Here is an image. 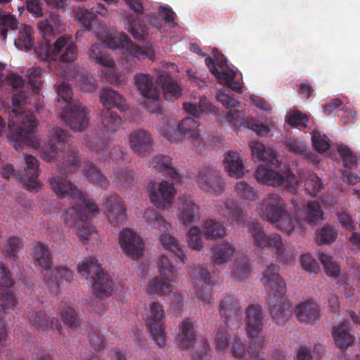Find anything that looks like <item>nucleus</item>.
I'll use <instances>...</instances> for the list:
<instances>
[{
    "label": "nucleus",
    "mask_w": 360,
    "mask_h": 360,
    "mask_svg": "<svg viewBox=\"0 0 360 360\" xmlns=\"http://www.w3.org/2000/svg\"><path fill=\"white\" fill-rule=\"evenodd\" d=\"M14 44L19 49H32L34 44L33 29L24 25L19 31L18 38L14 39Z\"/></svg>",
    "instance_id": "c03bdc74"
},
{
    "label": "nucleus",
    "mask_w": 360,
    "mask_h": 360,
    "mask_svg": "<svg viewBox=\"0 0 360 360\" xmlns=\"http://www.w3.org/2000/svg\"><path fill=\"white\" fill-rule=\"evenodd\" d=\"M18 27V22L11 15H4L0 18V37L4 41L7 37L8 30H16Z\"/></svg>",
    "instance_id": "bf43d9fd"
},
{
    "label": "nucleus",
    "mask_w": 360,
    "mask_h": 360,
    "mask_svg": "<svg viewBox=\"0 0 360 360\" xmlns=\"http://www.w3.org/2000/svg\"><path fill=\"white\" fill-rule=\"evenodd\" d=\"M74 12L79 22L87 30H91L92 25L98 21V15L105 17L108 14L107 8L102 4H97L90 10L78 7Z\"/></svg>",
    "instance_id": "b1692460"
},
{
    "label": "nucleus",
    "mask_w": 360,
    "mask_h": 360,
    "mask_svg": "<svg viewBox=\"0 0 360 360\" xmlns=\"http://www.w3.org/2000/svg\"><path fill=\"white\" fill-rule=\"evenodd\" d=\"M89 340L91 347L97 352L105 347V338L101 329H92L89 332Z\"/></svg>",
    "instance_id": "0e129e2a"
},
{
    "label": "nucleus",
    "mask_w": 360,
    "mask_h": 360,
    "mask_svg": "<svg viewBox=\"0 0 360 360\" xmlns=\"http://www.w3.org/2000/svg\"><path fill=\"white\" fill-rule=\"evenodd\" d=\"M162 90L165 98L169 101H174L182 94L181 88L179 86L177 82L170 77L165 79L162 85Z\"/></svg>",
    "instance_id": "603ef678"
},
{
    "label": "nucleus",
    "mask_w": 360,
    "mask_h": 360,
    "mask_svg": "<svg viewBox=\"0 0 360 360\" xmlns=\"http://www.w3.org/2000/svg\"><path fill=\"white\" fill-rule=\"evenodd\" d=\"M202 233L206 240H218L225 236L226 229L219 221L208 219L202 225Z\"/></svg>",
    "instance_id": "ea45409f"
},
{
    "label": "nucleus",
    "mask_w": 360,
    "mask_h": 360,
    "mask_svg": "<svg viewBox=\"0 0 360 360\" xmlns=\"http://www.w3.org/2000/svg\"><path fill=\"white\" fill-rule=\"evenodd\" d=\"M227 214L238 226H243L245 223L246 216L243 210L234 202L233 199H227L225 202Z\"/></svg>",
    "instance_id": "3c124183"
},
{
    "label": "nucleus",
    "mask_w": 360,
    "mask_h": 360,
    "mask_svg": "<svg viewBox=\"0 0 360 360\" xmlns=\"http://www.w3.org/2000/svg\"><path fill=\"white\" fill-rule=\"evenodd\" d=\"M246 330L250 338V345L246 347L245 342L236 338L231 346L228 338L226 328H220L217 333L216 348L221 352L231 353L239 360H264L259 352L266 345L264 336L262 334L264 315L259 305H250L245 311Z\"/></svg>",
    "instance_id": "f257e3e1"
},
{
    "label": "nucleus",
    "mask_w": 360,
    "mask_h": 360,
    "mask_svg": "<svg viewBox=\"0 0 360 360\" xmlns=\"http://www.w3.org/2000/svg\"><path fill=\"white\" fill-rule=\"evenodd\" d=\"M26 98V93L22 91L12 97V114L8 123L10 130L8 139L16 150L25 146L34 147L37 144L34 136L37 119L32 111L25 110Z\"/></svg>",
    "instance_id": "f03ea898"
},
{
    "label": "nucleus",
    "mask_w": 360,
    "mask_h": 360,
    "mask_svg": "<svg viewBox=\"0 0 360 360\" xmlns=\"http://www.w3.org/2000/svg\"><path fill=\"white\" fill-rule=\"evenodd\" d=\"M312 143L315 150L319 153H323L330 148V140L320 131H314L312 133Z\"/></svg>",
    "instance_id": "052dcab7"
},
{
    "label": "nucleus",
    "mask_w": 360,
    "mask_h": 360,
    "mask_svg": "<svg viewBox=\"0 0 360 360\" xmlns=\"http://www.w3.org/2000/svg\"><path fill=\"white\" fill-rule=\"evenodd\" d=\"M154 163L156 164L158 169L160 172H165L166 174L173 179L179 181L180 175L176 169L172 166L171 158L166 155H159L155 158Z\"/></svg>",
    "instance_id": "8fccbe9b"
},
{
    "label": "nucleus",
    "mask_w": 360,
    "mask_h": 360,
    "mask_svg": "<svg viewBox=\"0 0 360 360\" xmlns=\"http://www.w3.org/2000/svg\"><path fill=\"white\" fill-rule=\"evenodd\" d=\"M100 100L105 107V110H110L112 107L117 108L120 111L127 110L125 100L113 89H105L103 90L100 96Z\"/></svg>",
    "instance_id": "c9c22d12"
},
{
    "label": "nucleus",
    "mask_w": 360,
    "mask_h": 360,
    "mask_svg": "<svg viewBox=\"0 0 360 360\" xmlns=\"http://www.w3.org/2000/svg\"><path fill=\"white\" fill-rule=\"evenodd\" d=\"M338 152L342 157L345 167H351L357 162V155L346 145H340L338 147Z\"/></svg>",
    "instance_id": "e2e57ef3"
},
{
    "label": "nucleus",
    "mask_w": 360,
    "mask_h": 360,
    "mask_svg": "<svg viewBox=\"0 0 360 360\" xmlns=\"http://www.w3.org/2000/svg\"><path fill=\"white\" fill-rule=\"evenodd\" d=\"M179 219L185 225L198 222L200 219L199 207L190 199L186 198L181 204Z\"/></svg>",
    "instance_id": "473e14b6"
},
{
    "label": "nucleus",
    "mask_w": 360,
    "mask_h": 360,
    "mask_svg": "<svg viewBox=\"0 0 360 360\" xmlns=\"http://www.w3.org/2000/svg\"><path fill=\"white\" fill-rule=\"evenodd\" d=\"M193 280L197 297L204 303L206 309H209L213 301L210 293V274L209 271L203 266L195 268L193 272Z\"/></svg>",
    "instance_id": "2eb2a0df"
},
{
    "label": "nucleus",
    "mask_w": 360,
    "mask_h": 360,
    "mask_svg": "<svg viewBox=\"0 0 360 360\" xmlns=\"http://www.w3.org/2000/svg\"><path fill=\"white\" fill-rule=\"evenodd\" d=\"M60 117L71 129L82 131L89 124L90 111L80 102H72L63 108Z\"/></svg>",
    "instance_id": "f8f14e48"
},
{
    "label": "nucleus",
    "mask_w": 360,
    "mask_h": 360,
    "mask_svg": "<svg viewBox=\"0 0 360 360\" xmlns=\"http://www.w3.org/2000/svg\"><path fill=\"white\" fill-rule=\"evenodd\" d=\"M143 217L148 226L161 233L160 242L162 247L166 250L173 252L181 262H185L187 257L184 246L179 240L167 233L170 224L161 215L150 209L145 212Z\"/></svg>",
    "instance_id": "423d86ee"
},
{
    "label": "nucleus",
    "mask_w": 360,
    "mask_h": 360,
    "mask_svg": "<svg viewBox=\"0 0 360 360\" xmlns=\"http://www.w3.org/2000/svg\"><path fill=\"white\" fill-rule=\"evenodd\" d=\"M196 181L202 190L210 194L216 195L224 191L223 180L212 167L202 169L196 177Z\"/></svg>",
    "instance_id": "f3484780"
},
{
    "label": "nucleus",
    "mask_w": 360,
    "mask_h": 360,
    "mask_svg": "<svg viewBox=\"0 0 360 360\" xmlns=\"http://www.w3.org/2000/svg\"><path fill=\"white\" fill-rule=\"evenodd\" d=\"M333 337L336 347L340 349L350 346L355 338L351 333V329L345 323L333 328Z\"/></svg>",
    "instance_id": "72a5a7b5"
},
{
    "label": "nucleus",
    "mask_w": 360,
    "mask_h": 360,
    "mask_svg": "<svg viewBox=\"0 0 360 360\" xmlns=\"http://www.w3.org/2000/svg\"><path fill=\"white\" fill-rule=\"evenodd\" d=\"M24 160L25 167L23 172L19 174L20 181L27 189L37 191L41 187L37 179L39 176L38 161L31 155H24Z\"/></svg>",
    "instance_id": "aec40b11"
},
{
    "label": "nucleus",
    "mask_w": 360,
    "mask_h": 360,
    "mask_svg": "<svg viewBox=\"0 0 360 360\" xmlns=\"http://www.w3.org/2000/svg\"><path fill=\"white\" fill-rule=\"evenodd\" d=\"M77 269L82 275L91 276L93 280L94 295L100 299H104L111 295L112 292L111 281L101 267L97 259L94 257L85 259L78 264Z\"/></svg>",
    "instance_id": "0eeeda50"
},
{
    "label": "nucleus",
    "mask_w": 360,
    "mask_h": 360,
    "mask_svg": "<svg viewBox=\"0 0 360 360\" xmlns=\"http://www.w3.org/2000/svg\"><path fill=\"white\" fill-rule=\"evenodd\" d=\"M84 169L85 176L93 184L103 188L109 186V180L92 162H86Z\"/></svg>",
    "instance_id": "37998d69"
},
{
    "label": "nucleus",
    "mask_w": 360,
    "mask_h": 360,
    "mask_svg": "<svg viewBox=\"0 0 360 360\" xmlns=\"http://www.w3.org/2000/svg\"><path fill=\"white\" fill-rule=\"evenodd\" d=\"M160 278H154L148 287V292L158 295H167L172 291L171 282H174V267L168 258L162 255L158 260Z\"/></svg>",
    "instance_id": "9b49d317"
},
{
    "label": "nucleus",
    "mask_w": 360,
    "mask_h": 360,
    "mask_svg": "<svg viewBox=\"0 0 360 360\" xmlns=\"http://www.w3.org/2000/svg\"><path fill=\"white\" fill-rule=\"evenodd\" d=\"M119 44L112 48L126 47V50L131 56L136 58H143L152 60L154 58V52L150 46L141 47L134 43L124 33H121L117 37Z\"/></svg>",
    "instance_id": "393cba45"
},
{
    "label": "nucleus",
    "mask_w": 360,
    "mask_h": 360,
    "mask_svg": "<svg viewBox=\"0 0 360 360\" xmlns=\"http://www.w3.org/2000/svg\"><path fill=\"white\" fill-rule=\"evenodd\" d=\"M136 87L142 96L147 98L157 100L160 96V85L153 82L148 74L140 73L134 76Z\"/></svg>",
    "instance_id": "a878e982"
},
{
    "label": "nucleus",
    "mask_w": 360,
    "mask_h": 360,
    "mask_svg": "<svg viewBox=\"0 0 360 360\" xmlns=\"http://www.w3.org/2000/svg\"><path fill=\"white\" fill-rule=\"evenodd\" d=\"M259 210L262 217L268 222L275 224L281 229L290 233L298 225V221L291 217L286 210V204L281 195L271 193L262 200Z\"/></svg>",
    "instance_id": "39448f33"
},
{
    "label": "nucleus",
    "mask_w": 360,
    "mask_h": 360,
    "mask_svg": "<svg viewBox=\"0 0 360 360\" xmlns=\"http://www.w3.org/2000/svg\"><path fill=\"white\" fill-rule=\"evenodd\" d=\"M279 266L269 265L263 274L266 285L273 290L269 295V311L271 317L281 324L288 320L292 313V307L285 299L286 283L278 274Z\"/></svg>",
    "instance_id": "7ed1b4c3"
},
{
    "label": "nucleus",
    "mask_w": 360,
    "mask_h": 360,
    "mask_svg": "<svg viewBox=\"0 0 360 360\" xmlns=\"http://www.w3.org/2000/svg\"><path fill=\"white\" fill-rule=\"evenodd\" d=\"M255 177L261 184L272 186L273 187L283 188L289 192L294 191L297 185L295 175L289 169L281 174L261 165L257 168Z\"/></svg>",
    "instance_id": "9d476101"
},
{
    "label": "nucleus",
    "mask_w": 360,
    "mask_h": 360,
    "mask_svg": "<svg viewBox=\"0 0 360 360\" xmlns=\"http://www.w3.org/2000/svg\"><path fill=\"white\" fill-rule=\"evenodd\" d=\"M319 260L324 266L327 275L333 278L338 277L340 272V268L339 264L334 261L331 256L321 252L319 255Z\"/></svg>",
    "instance_id": "864d4df0"
},
{
    "label": "nucleus",
    "mask_w": 360,
    "mask_h": 360,
    "mask_svg": "<svg viewBox=\"0 0 360 360\" xmlns=\"http://www.w3.org/2000/svg\"><path fill=\"white\" fill-rule=\"evenodd\" d=\"M105 48L100 44H95L89 49V56L95 62L104 67L113 68L115 62L112 58L103 51Z\"/></svg>",
    "instance_id": "a18cd8bd"
},
{
    "label": "nucleus",
    "mask_w": 360,
    "mask_h": 360,
    "mask_svg": "<svg viewBox=\"0 0 360 360\" xmlns=\"http://www.w3.org/2000/svg\"><path fill=\"white\" fill-rule=\"evenodd\" d=\"M101 124L107 133H113L122 126V120L110 110H104L101 112Z\"/></svg>",
    "instance_id": "49530a36"
},
{
    "label": "nucleus",
    "mask_w": 360,
    "mask_h": 360,
    "mask_svg": "<svg viewBox=\"0 0 360 360\" xmlns=\"http://www.w3.org/2000/svg\"><path fill=\"white\" fill-rule=\"evenodd\" d=\"M56 17L51 16L49 19L43 20L38 24L40 34L46 41V44L34 49V52L38 56H42L44 54L51 53L53 59H59L63 63H70L74 61L77 57V49L71 37L62 36L59 37L54 43L53 48L48 43L53 37V27L52 22H55Z\"/></svg>",
    "instance_id": "20e7f679"
},
{
    "label": "nucleus",
    "mask_w": 360,
    "mask_h": 360,
    "mask_svg": "<svg viewBox=\"0 0 360 360\" xmlns=\"http://www.w3.org/2000/svg\"><path fill=\"white\" fill-rule=\"evenodd\" d=\"M205 63L210 71L213 75H214L219 83L226 86L229 82H231L233 77H231L230 74L226 72V70L220 72L216 67L215 61L212 58L207 56L205 60Z\"/></svg>",
    "instance_id": "5fc2aeb1"
},
{
    "label": "nucleus",
    "mask_w": 360,
    "mask_h": 360,
    "mask_svg": "<svg viewBox=\"0 0 360 360\" xmlns=\"http://www.w3.org/2000/svg\"><path fill=\"white\" fill-rule=\"evenodd\" d=\"M30 321L39 330H56L62 333V327L58 319L53 317L51 320L41 311H34L29 316Z\"/></svg>",
    "instance_id": "cd10ccee"
},
{
    "label": "nucleus",
    "mask_w": 360,
    "mask_h": 360,
    "mask_svg": "<svg viewBox=\"0 0 360 360\" xmlns=\"http://www.w3.org/2000/svg\"><path fill=\"white\" fill-rule=\"evenodd\" d=\"M195 337L193 322L189 319L182 321L179 325V331L176 337L179 347L184 349L192 347L195 341Z\"/></svg>",
    "instance_id": "bb28decb"
},
{
    "label": "nucleus",
    "mask_w": 360,
    "mask_h": 360,
    "mask_svg": "<svg viewBox=\"0 0 360 360\" xmlns=\"http://www.w3.org/2000/svg\"><path fill=\"white\" fill-rule=\"evenodd\" d=\"M150 316L147 320V328L153 341L160 347L166 342L165 326L164 324L165 311L157 302L150 304Z\"/></svg>",
    "instance_id": "ddd939ff"
},
{
    "label": "nucleus",
    "mask_w": 360,
    "mask_h": 360,
    "mask_svg": "<svg viewBox=\"0 0 360 360\" xmlns=\"http://www.w3.org/2000/svg\"><path fill=\"white\" fill-rule=\"evenodd\" d=\"M236 191L240 198L248 200H255L257 198L253 188L245 181H239L236 184Z\"/></svg>",
    "instance_id": "774afa93"
},
{
    "label": "nucleus",
    "mask_w": 360,
    "mask_h": 360,
    "mask_svg": "<svg viewBox=\"0 0 360 360\" xmlns=\"http://www.w3.org/2000/svg\"><path fill=\"white\" fill-rule=\"evenodd\" d=\"M323 212L317 200H309L303 205V221L309 224H316L323 220Z\"/></svg>",
    "instance_id": "4c0bfd02"
},
{
    "label": "nucleus",
    "mask_w": 360,
    "mask_h": 360,
    "mask_svg": "<svg viewBox=\"0 0 360 360\" xmlns=\"http://www.w3.org/2000/svg\"><path fill=\"white\" fill-rule=\"evenodd\" d=\"M217 99L226 108L230 110L227 114V118L229 120H234V114L231 112L237 107H240V103L233 97L230 96L223 92L219 91L217 94Z\"/></svg>",
    "instance_id": "13d9d810"
},
{
    "label": "nucleus",
    "mask_w": 360,
    "mask_h": 360,
    "mask_svg": "<svg viewBox=\"0 0 360 360\" xmlns=\"http://www.w3.org/2000/svg\"><path fill=\"white\" fill-rule=\"evenodd\" d=\"M72 278V272L69 269L65 266H58L56 269L54 274L49 269V274L47 275L46 278L44 279L51 288H53L56 284L59 285L63 281L69 282Z\"/></svg>",
    "instance_id": "de8ad7c7"
},
{
    "label": "nucleus",
    "mask_w": 360,
    "mask_h": 360,
    "mask_svg": "<svg viewBox=\"0 0 360 360\" xmlns=\"http://www.w3.org/2000/svg\"><path fill=\"white\" fill-rule=\"evenodd\" d=\"M32 256L38 265L43 268V277L46 278L52 264L49 249L41 243H35L32 245Z\"/></svg>",
    "instance_id": "2f4dec72"
},
{
    "label": "nucleus",
    "mask_w": 360,
    "mask_h": 360,
    "mask_svg": "<svg viewBox=\"0 0 360 360\" xmlns=\"http://www.w3.org/2000/svg\"><path fill=\"white\" fill-rule=\"evenodd\" d=\"M99 148H97V146H94L93 141H88L86 142L87 146L95 150L98 155H100L103 160L105 164H110L112 161H117L119 160H124V157L127 154L118 146H113L112 143L107 142L105 141H100L98 143Z\"/></svg>",
    "instance_id": "4be33fe9"
},
{
    "label": "nucleus",
    "mask_w": 360,
    "mask_h": 360,
    "mask_svg": "<svg viewBox=\"0 0 360 360\" xmlns=\"http://www.w3.org/2000/svg\"><path fill=\"white\" fill-rule=\"evenodd\" d=\"M184 109L190 115L196 117H200L201 113L217 114V109L210 102L207 97H200L198 101L184 103Z\"/></svg>",
    "instance_id": "7c9ffc66"
},
{
    "label": "nucleus",
    "mask_w": 360,
    "mask_h": 360,
    "mask_svg": "<svg viewBox=\"0 0 360 360\" xmlns=\"http://www.w3.org/2000/svg\"><path fill=\"white\" fill-rule=\"evenodd\" d=\"M295 312L299 321L302 323H310L319 319V310L317 304L311 301L306 300L295 309Z\"/></svg>",
    "instance_id": "c756f323"
},
{
    "label": "nucleus",
    "mask_w": 360,
    "mask_h": 360,
    "mask_svg": "<svg viewBox=\"0 0 360 360\" xmlns=\"http://www.w3.org/2000/svg\"><path fill=\"white\" fill-rule=\"evenodd\" d=\"M224 164L231 176L240 178L244 175L243 162L238 153L229 151L224 159Z\"/></svg>",
    "instance_id": "e433bc0d"
},
{
    "label": "nucleus",
    "mask_w": 360,
    "mask_h": 360,
    "mask_svg": "<svg viewBox=\"0 0 360 360\" xmlns=\"http://www.w3.org/2000/svg\"><path fill=\"white\" fill-rule=\"evenodd\" d=\"M219 311L226 326L237 325L241 320L242 309L232 296H227L221 300Z\"/></svg>",
    "instance_id": "412c9836"
},
{
    "label": "nucleus",
    "mask_w": 360,
    "mask_h": 360,
    "mask_svg": "<svg viewBox=\"0 0 360 360\" xmlns=\"http://www.w3.org/2000/svg\"><path fill=\"white\" fill-rule=\"evenodd\" d=\"M129 144L134 153L143 157L151 152L153 141L150 134L147 131L137 129L129 134Z\"/></svg>",
    "instance_id": "6ab92c4d"
},
{
    "label": "nucleus",
    "mask_w": 360,
    "mask_h": 360,
    "mask_svg": "<svg viewBox=\"0 0 360 360\" xmlns=\"http://www.w3.org/2000/svg\"><path fill=\"white\" fill-rule=\"evenodd\" d=\"M338 236V231L332 226L325 225L317 233L316 240L321 244L333 243Z\"/></svg>",
    "instance_id": "4d7b16f0"
},
{
    "label": "nucleus",
    "mask_w": 360,
    "mask_h": 360,
    "mask_svg": "<svg viewBox=\"0 0 360 360\" xmlns=\"http://www.w3.org/2000/svg\"><path fill=\"white\" fill-rule=\"evenodd\" d=\"M305 189L309 195L312 197L316 196L323 188L321 179L317 176L311 175L305 181Z\"/></svg>",
    "instance_id": "338daca9"
},
{
    "label": "nucleus",
    "mask_w": 360,
    "mask_h": 360,
    "mask_svg": "<svg viewBox=\"0 0 360 360\" xmlns=\"http://www.w3.org/2000/svg\"><path fill=\"white\" fill-rule=\"evenodd\" d=\"M79 167L78 150L69 148L63 162L59 165V171L62 174L73 172Z\"/></svg>",
    "instance_id": "79ce46f5"
},
{
    "label": "nucleus",
    "mask_w": 360,
    "mask_h": 360,
    "mask_svg": "<svg viewBox=\"0 0 360 360\" xmlns=\"http://www.w3.org/2000/svg\"><path fill=\"white\" fill-rule=\"evenodd\" d=\"M248 230L255 247L261 249L271 248L280 262L285 264L289 262V259L285 258V249L281 237L278 234L275 233L266 234L264 227L255 221L248 224Z\"/></svg>",
    "instance_id": "6e6552de"
},
{
    "label": "nucleus",
    "mask_w": 360,
    "mask_h": 360,
    "mask_svg": "<svg viewBox=\"0 0 360 360\" xmlns=\"http://www.w3.org/2000/svg\"><path fill=\"white\" fill-rule=\"evenodd\" d=\"M235 247L229 243H218L212 248V259L214 265L226 264L231 260Z\"/></svg>",
    "instance_id": "f704fd0d"
},
{
    "label": "nucleus",
    "mask_w": 360,
    "mask_h": 360,
    "mask_svg": "<svg viewBox=\"0 0 360 360\" xmlns=\"http://www.w3.org/2000/svg\"><path fill=\"white\" fill-rule=\"evenodd\" d=\"M201 231L197 226L191 227L187 233V241L189 247L195 250H199L202 248Z\"/></svg>",
    "instance_id": "680f3d73"
},
{
    "label": "nucleus",
    "mask_w": 360,
    "mask_h": 360,
    "mask_svg": "<svg viewBox=\"0 0 360 360\" xmlns=\"http://www.w3.org/2000/svg\"><path fill=\"white\" fill-rule=\"evenodd\" d=\"M175 193L173 184L167 181H162L158 187L154 184L150 187V202L158 207H168L172 202Z\"/></svg>",
    "instance_id": "a211bd4d"
},
{
    "label": "nucleus",
    "mask_w": 360,
    "mask_h": 360,
    "mask_svg": "<svg viewBox=\"0 0 360 360\" xmlns=\"http://www.w3.org/2000/svg\"><path fill=\"white\" fill-rule=\"evenodd\" d=\"M105 213L108 222L118 226L127 219L126 206L122 198L115 193H107L103 197Z\"/></svg>",
    "instance_id": "4468645a"
},
{
    "label": "nucleus",
    "mask_w": 360,
    "mask_h": 360,
    "mask_svg": "<svg viewBox=\"0 0 360 360\" xmlns=\"http://www.w3.org/2000/svg\"><path fill=\"white\" fill-rule=\"evenodd\" d=\"M158 129L160 134L171 142H177L180 139L179 124L174 119L163 118Z\"/></svg>",
    "instance_id": "58836bf2"
},
{
    "label": "nucleus",
    "mask_w": 360,
    "mask_h": 360,
    "mask_svg": "<svg viewBox=\"0 0 360 360\" xmlns=\"http://www.w3.org/2000/svg\"><path fill=\"white\" fill-rule=\"evenodd\" d=\"M252 155L259 161L263 162L268 165H277L278 160L276 151L271 148L266 147L259 142H252L250 144Z\"/></svg>",
    "instance_id": "c85d7f7f"
},
{
    "label": "nucleus",
    "mask_w": 360,
    "mask_h": 360,
    "mask_svg": "<svg viewBox=\"0 0 360 360\" xmlns=\"http://www.w3.org/2000/svg\"><path fill=\"white\" fill-rule=\"evenodd\" d=\"M112 175L113 181L122 188L129 187L134 181L133 175L127 168L115 170Z\"/></svg>",
    "instance_id": "6e6d98bb"
},
{
    "label": "nucleus",
    "mask_w": 360,
    "mask_h": 360,
    "mask_svg": "<svg viewBox=\"0 0 360 360\" xmlns=\"http://www.w3.org/2000/svg\"><path fill=\"white\" fill-rule=\"evenodd\" d=\"M74 200V205L64 212L63 217L65 224L72 227L78 226L83 221L90 220L98 212V206L84 195L79 196Z\"/></svg>",
    "instance_id": "1a4fd4ad"
},
{
    "label": "nucleus",
    "mask_w": 360,
    "mask_h": 360,
    "mask_svg": "<svg viewBox=\"0 0 360 360\" xmlns=\"http://www.w3.org/2000/svg\"><path fill=\"white\" fill-rule=\"evenodd\" d=\"M69 139L66 131L60 128L53 129L49 139V145L51 150L58 153L65 148V144Z\"/></svg>",
    "instance_id": "09e8293b"
},
{
    "label": "nucleus",
    "mask_w": 360,
    "mask_h": 360,
    "mask_svg": "<svg viewBox=\"0 0 360 360\" xmlns=\"http://www.w3.org/2000/svg\"><path fill=\"white\" fill-rule=\"evenodd\" d=\"M21 244V240L15 236L10 237L2 249V254L6 257L15 259V255Z\"/></svg>",
    "instance_id": "69168bd1"
},
{
    "label": "nucleus",
    "mask_w": 360,
    "mask_h": 360,
    "mask_svg": "<svg viewBox=\"0 0 360 360\" xmlns=\"http://www.w3.org/2000/svg\"><path fill=\"white\" fill-rule=\"evenodd\" d=\"M179 124L180 139H197L200 135L199 124L192 117H185Z\"/></svg>",
    "instance_id": "a19ab883"
},
{
    "label": "nucleus",
    "mask_w": 360,
    "mask_h": 360,
    "mask_svg": "<svg viewBox=\"0 0 360 360\" xmlns=\"http://www.w3.org/2000/svg\"><path fill=\"white\" fill-rule=\"evenodd\" d=\"M49 182L53 191L59 198L68 196L72 200H76L77 197L84 195L66 176L56 175L50 177Z\"/></svg>",
    "instance_id": "5701e85b"
},
{
    "label": "nucleus",
    "mask_w": 360,
    "mask_h": 360,
    "mask_svg": "<svg viewBox=\"0 0 360 360\" xmlns=\"http://www.w3.org/2000/svg\"><path fill=\"white\" fill-rule=\"evenodd\" d=\"M119 244L127 256L139 258L143 255V241L131 229L126 228L120 233Z\"/></svg>",
    "instance_id": "dca6fc26"
}]
</instances>
